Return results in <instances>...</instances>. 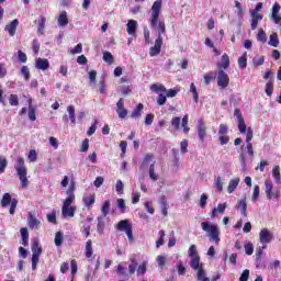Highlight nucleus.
<instances>
[{"instance_id": "f257e3e1", "label": "nucleus", "mask_w": 281, "mask_h": 281, "mask_svg": "<svg viewBox=\"0 0 281 281\" xmlns=\"http://www.w3.org/2000/svg\"><path fill=\"white\" fill-rule=\"evenodd\" d=\"M164 0H156L151 5V15L149 18V25L151 30H156L158 33V38H164L166 34V23L159 20V14H161V5Z\"/></svg>"}, {"instance_id": "f03ea898", "label": "nucleus", "mask_w": 281, "mask_h": 281, "mask_svg": "<svg viewBox=\"0 0 281 281\" xmlns=\"http://www.w3.org/2000/svg\"><path fill=\"white\" fill-rule=\"evenodd\" d=\"M15 172L21 181L22 188H27L30 181L27 180V167H25V160H23V157L19 156L15 159Z\"/></svg>"}, {"instance_id": "7ed1b4c3", "label": "nucleus", "mask_w": 281, "mask_h": 281, "mask_svg": "<svg viewBox=\"0 0 281 281\" xmlns=\"http://www.w3.org/2000/svg\"><path fill=\"white\" fill-rule=\"evenodd\" d=\"M201 227H202L203 232L207 233L209 239L213 240V243H215V245H218V243H221V238H218V236H221V229H218V224H212L210 222H202Z\"/></svg>"}, {"instance_id": "20e7f679", "label": "nucleus", "mask_w": 281, "mask_h": 281, "mask_svg": "<svg viewBox=\"0 0 281 281\" xmlns=\"http://www.w3.org/2000/svg\"><path fill=\"white\" fill-rule=\"evenodd\" d=\"M116 229L119 232H125L130 243H133V240H134V238H133V225H131V223H128V220H121L116 224Z\"/></svg>"}, {"instance_id": "39448f33", "label": "nucleus", "mask_w": 281, "mask_h": 281, "mask_svg": "<svg viewBox=\"0 0 281 281\" xmlns=\"http://www.w3.org/2000/svg\"><path fill=\"white\" fill-rule=\"evenodd\" d=\"M259 240L262 243V249H267V245L273 240V234L269 228H262L259 233Z\"/></svg>"}, {"instance_id": "423d86ee", "label": "nucleus", "mask_w": 281, "mask_h": 281, "mask_svg": "<svg viewBox=\"0 0 281 281\" xmlns=\"http://www.w3.org/2000/svg\"><path fill=\"white\" fill-rule=\"evenodd\" d=\"M217 87L220 89H227L229 87V75L222 69L217 72Z\"/></svg>"}, {"instance_id": "0eeeda50", "label": "nucleus", "mask_w": 281, "mask_h": 281, "mask_svg": "<svg viewBox=\"0 0 281 281\" xmlns=\"http://www.w3.org/2000/svg\"><path fill=\"white\" fill-rule=\"evenodd\" d=\"M75 190H76V182H71L69 188L66 191L67 199L64 201L63 207L71 206V203L76 201V194H74Z\"/></svg>"}, {"instance_id": "6e6552de", "label": "nucleus", "mask_w": 281, "mask_h": 281, "mask_svg": "<svg viewBox=\"0 0 281 281\" xmlns=\"http://www.w3.org/2000/svg\"><path fill=\"white\" fill-rule=\"evenodd\" d=\"M280 3L276 2L271 10V21L276 23V25H281V15H280Z\"/></svg>"}, {"instance_id": "1a4fd4ad", "label": "nucleus", "mask_w": 281, "mask_h": 281, "mask_svg": "<svg viewBox=\"0 0 281 281\" xmlns=\"http://www.w3.org/2000/svg\"><path fill=\"white\" fill-rule=\"evenodd\" d=\"M198 136L200 142H205V137L207 136V127L205 126V122L203 120L198 121Z\"/></svg>"}, {"instance_id": "9d476101", "label": "nucleus", "mask_w": 281, "mask_h": 281, "mask_svg": "<svg viewBox=\"0 0 281 281\" xmlns=\"http://www.w3.org/2000/svg\"><path fill=\"white\" fill-rule=\"evenodd\" d=\"M161 45H164V37H157L155 45L149 49V56H159L161 54Z\"/></svg>"}, {"instance_id": "9b49d317", "label": "nucleus", "mask_w": 281, "mask_h": 281, "mask_svg": "<svg viewBox=\"0 0 281 281\" xmlns=\"http://www.w3.org/2000/svg\"><path fill=\"white\" fill-rule=\"evenodd\" d=\"M265 187H266L267 199H278V196H280L278 192H273V182L271 180L269 179L266 180Z\"/></svg>"}, {"instance_id": "f8f14e48", "label": "nucleus", "mask_w": 281, "mask_h": 281, "mask_svg": "<svg viewBox=\"0 0 281 281\" xmlns=\"http://www.w3.org/2000/svg\"><path fill=\"white\" fill-rule=\"evenodd\" d=\"M190 267L193 271H201V269H205L203 268V263H201V257L199 255L191 257Z\"/></svg>"}, {"instance_id": "ddd939ff", "label": "nucleus", "mask_w": 281, "mask_h": 281, "mask_svg": "<svg viewBox=\"0 0 281 281\" xmlns=\"http://www.w3.org/2000/svg\"><path fill=\"white\" fill-rule=\"evenodd\" d=\"M61 215L64 218H74L76 216V206H63Z\"/></svg>"}, {"instance_id": "4468645a", "label": "nucleus", "mask_w": 281, "mask_h": 281, "mask_svg": "<svg viewBox=\"0 0 281 281\" xmlns=\"http://www.w3.org/2000/svg\"><path fill=\"white\" fill-rule=\"evenodd\" d=\"M16 27H19V20L14 19L10 24H7L4 30L8 32L9 36H14L16 34Z\"/></svg>"}, {"instance_id": "2eb2a0df", "label": "nucleus", "mask_w": 281, "mask_h": 281, "mask_svg": "<svg viewBox=\"0 0 281 281\" xmlns=\"http://www.w3.org/2000/svg\"><path fill=\"white\" fill-rule=\"evenodd\" d=\"M235 207L236 210H240L241 215L247 218V196H244L241 200H239Z\"/></svg>"}, {"instance_id": "dca6fc26", "label": "nucleus", "mask_w": 281, "mask_h": 281, "mask_svg": "<svg viewBox=\"0 0 281 281\" xmlns=\"http://www.w3.org/2000/svg\"><path fill=\"white\" fill-rule=\"evenodd\" d=\"M59 27H67L69 25V16H67V11H63L57 18Z\"/></svg>"}, {"instance_id": "f3484780", "label": "nucleus", "mask_w": 281, "mask_h": 281, "mask_svg": "<svg viewBox=\"0 0 281 281\" xmlns=\"http://www.w3.org/2000/svg\"><path fill=\"white\" fill-rule=\"evenodd\" d=\"M36 69H41L42 71H46V69H49V60L44 58H37L35 61Z\"/></svg>"}, {"instance_id": "a211bd4d", "label": "nucleus", "mask_w": 281, "mask_h": 281, "mask_svg": "<svg viewBox=\"0 0 281 281\" xmlns=\"http://www.w3.org/2000/svg\"><path fill=\"white\" fill-rule=\"evenodd\" d=\"M27 223L31 229H38V227H41V221L32 215V213L29 214Z\"/></svg>"}, {"instance_id": "6ab92c4d", "label": "nucleus", "mask_w": 281, "mask_h": 281, "mask_svg": "<svg viewBox=\"0 0 281 281\" xmlns=\"http://www.w3.org/2000/svg\"><path fill=\"white\" fill-rule=\"evenodd\" d=\"M238 183H240V178H235L229 180L228 187H227L228 194L234 193V191L238 188Z\"/></svg>"}, {"instance_id": "aec40b11", "label": "nucleus", "mask_w": 281, "mask_h": 281, "mask_svg": "<svg viewBox=\"0 0 281 281\" xmlns=\"http://www.w3.org/2000/svg\"><path fill=\"white\" fill-rule=\"evenodd\" d=\"M218 69H228L229 68V55L224 54L222 56L221 63L217 64Z\"/></svg>"}, {"instance_id": "412c9836", "label": "nucleus", "mask_w": 281, "mask_h": 281, "mask_svg": "<svg viewBox=\"0 0 281 281\" xmlns=\"http://www.w3.org/2000/svg\"><path fill=\"white\" fill-rule=\"evenodd\" d=\"M227 209V203H223V204H218L216 209L212 210L211 216L212 218L216 217V214H223V212H225V210Z\"/></svg>"}, {"instance_id": "4be33fe9", "label": "nucleus", "mask_w": 281, "mask_h": 281, "mask_svg": "<svg viewBox=\"0 0 281 281\" xmlns=\"http://www.w3.org/2000/svg\"><path fill=\"white\" fill-rule=\"evenodd\" d=\"M136 30H137V21L130 20L127 22V29H126L127 34H130V35L135 34Z\"/></svg>"}, {"instance_id": "5701e85b", "label": "nucleus", "mask_w": 281, "mask_h": 281, "mask_svg": "<svg viewBox=\"0 0 281 281\" xmlns=\"http://www.w3.org/2000/svg\"><path fill=\"white\" fill-rule=\"evenodd\" d=\"M251 14V24L250 27L251 30H256V27H258V22L262 21V15L260 14H255V13H250Z\"/></svg>"}, {"instance_id": "b1692460", "label": "nucleus", "mask_w": 281, "mask_h": 281, "mask_svg": "<svg viewBox=\"0 0 281 281\" xmlns=\"http://www.w3.org/2000/svg\"><path fill=\"white\" fill-rule=\"evenodd\" d=\"M155 164H156V161L154 160L149 166V179H151V181L159 180V175H157V172H155Z\"/></svg>"}, {"instance_id": "393cba45", "label": "nucleus", "mask_w": 281, "mask_h": 281, "mask_svg": "<svg viewBox=\"0 0 281 281\" xmlns=\"http://www.w3.org/2000/svg\"><path fill=\"white\" fill-rule=\"evenodd\" d=\"M142 111H144V104L139 103L136 109L132 112L131 117L133 120H137V117H142Z\"/></svg>"}, {"instance_id": "a878e982", "label": "nucleus", "mask_w": 281, "mask_h": 281, "mask_svg": "<svg viewBox=\"0 0 281 281\" xmlns=\"http://www.w3.org/2000/svg\"><path fill=\"white\" fill-rule=\"evenodd\" d=\"M268 45H270L271 47H278L280 45V38H278V33H272L270 35Z\"/></svg>"}, {"instance_id": "bb28decb", "label": "nucleus", "mask_w": 281, "mask_h": 281, "mask_svg": "<svg viewBox=\"0 0 281 281\" xmlns=\"http://www.w3.org/2000/svg\"><path fill=\"white\" fill-rule=\"evenodd\" d=\"M93 203H95V194L86 195L83 198V205L86 207H91V205H93Z\"/></svg>"}, {"instance_id": "cd10ccee", "label": "nucleus", "mask_w": 281, "mask_h": 281, "mask_svg": "<svg viewBox=\"0 0 281 281\" xmlns=\"http://www.w3.org/2000/svg\"><path fill=\"white\" fill-rule=\"evenodd\" d=\"M103 61L108 65H113V63H115V58L113 57V54H111V52L105 50L103 52Z\"/></svg>"}, {"instance_id": "c85d7f7f", "label": "nucleus", "mask_w": 281, "mask_h": 281, "mask_svg": "<svg viewBox=\"0 0 281 281\" xmlns=\"http://www.w3.org/2000/svg\"><path fill=\"white\" fill-rule=\"evenodd\" d=\"M111 211V202L106 200L103 202V205L101 207V216L106 217L109 215V212Z\"/></svg>"}, {"instance_id": "c756f323", "label": "nucleus", "mask_w": 281, "mask_h": 281, "mask_svg": "<svg viewBox=\"0 0 281 281\" xmlns=\"http://www.w3.org/2000/svg\"><path fill=\"white\" fill-rule=\"evenodd\" d=\"M130 265H128V274L133 276L135 271H137V260L135 258H130Z\"/></svg>"}, {"instance_id": "7c9ffc66", "label": "nucleus", "mask_w": 281, "mask_h": 281, "mask_svg": "<svg viewBox=\"0 0 281 281\" xmlns=\"http://www.w3.org/2000/svg\"><path fill=\"white\" fill-rule=\"evenodd\" d=\"M29 120L36 122V110L32 106V100L29 101Z\"/></svg>"}, {"instance_id": "2f4dec72", "label": "nucleus", "mask_w": 281, "mask_h": 281, "mask_svg": "<svg viewBox=\"0 0 281 281\" xmlns=\"http://www.w3.org/2000/svg\"><path fill=\"white\" fill-rule=\"evenodd\" d=\"M272 177L277 181V183L280 186L281 183L280 166H274V168L272 169Z\"/></svg>"}, {"instance_id": "473e14b6", "label": "nucleus", "mask_w": 281, "mask_h": 281, "mask_svg": "<svg viewBox=\"0 0 281 281\" xmlns=\"http://www.w3.org/2000/svg\"><path fill=\"white\" fill-rule=\"evenodd\" d=\"M148 269V263L144 261L136 268V276H144Z\"/></svg>"}, {"instance_id": "72a5a7b5", "label": "nucleus", "mask_w": 281, "mask_h": 281, "mask_svg": "<svg viewBox=\"0 0 281 281\" xmlns=\"http://www.w3.org/2000/svg\"><path fill=\"white\" fill-rule=\"evenodd\" d=\"M45 23H47V19H45V16H41L37 27L38 34H45Z\"/></svg>"}, {"instance_id": "f704fd0d", "label": "nucleus", "mask_w": 281, "mask_h": 281, "mask_svg": "<svg viewBox=\"0 0 281 281\" xmlns=\"http://www.w3.org/2000/svg\"><path fill=\"white\" fill-rule=\"evenodd\" d=\"M12 195H10V193H4L2 200H1V206L2 207H8V205H10V203H12Z\"/></svg>"}, {"instance_id": "c9c22d12", "label": "nucleus", "mask_w": 281, "mask_h": 281, "mask_svg": "<svg viewBox=\"0 0 281 281\" xmlns=\"http://www.w3.org/2000/svg\"><path fill=\"white\" fill-rule=\"evenodd\" d=\"M67 112L69 114V120L71 121V124H76V108H74V105H69L67 108Z\"/></svg>"}, {"instance_id": "e433bc0d", "label": "nucleus", "mask_w": 281, "mask_h": 281, "mask_svg": "<svg viewBox=\"0 0 281 281\" xmlns=\"http://www.w3.org/2000/svg\"><path fill=\"white\" fill-rule=\"evenodd\" d=\"M31 249H32V252L36 254L37 256H41V254H43V248L38 246V240L36 239L33 240Z\"/></svg>"}, {"instance_id": "4c0bfd02", "label": "nucleus", "mask_w": 281, "mask_h": 281, "mask_svg": "<svg viewBox=\"0 0 281 281\" xmlns=\"http://www.w3.org/2000/svg\"><path fill=\"white\" fill-rule=\"evenodd\" d=\"M104 216L98 217L97 232L99 234H102L104 232Z\"/></svg>"}, {"instance_id": "58836bf2", "label": "nucleus", "mask_w": 281, "mask_h": 281, "mask_svg": "<svg viewBox=\"0 0 281 281\" xmlns=\"http://www.w3.org/2000/svg\"><path fill=\"white\" fill-rule=\"evenodd\" d=\"M238 122V131L241 133V135H245L247 133V125L245 124V119L239 117Z\"/></svg>"}, {"instance_id": "ea45409f", "label": "nucleus", "mask_w": 281, "mask_h": 281, "mask_svg": "<svg viewBox=\"0 0 281 281\" xmlns=\"http://www.w3.org/2000/svg\"><path fill=\"white\" fill-rule=\"evenodd\" d=\"M92 241L89 239L86 243V257L91 258L93 256V247L91 246Z\"/></svg>"}, {"instance_id": "a19ab883", "label": "nucleus", "mask_w": 281, "mask_h": 281, "mask_svg": "<svg viewBox=\"0 0 281 281\" xmlns=\"http://www.w3.org/2000/svg\"><path fill=\"white\" fill-rule=\"evenodd\" d=\"M151 91H155L156 93H159V91L166 92V87L161 83H154L150 86Z\"/></svg>"}, {"instance_id": "79ce46f5", "label": "nucleus", "mask_w": 281, "mask_h": 281, "mask_svg": "<svg viewBox=\"0 0 281 281\" xmlns=\"http://www.w3.org/2000/svg\"><path fill=\"white\" fill-rule=\"evenodd\" d=\"M257 41L259 43H267V34L265 33V30L259 29L257 34Z\"/></svg>"}, {"instance_id": "37998d69", "label": "nucleus", "mask_w": 281, "mask_h": 281, "mask_svg": "<svg viewBox=\"0 0 281 281\" xmlns=\"http://www.w3.org/2000/svg\"><path fill=\"white\" fill-rule=\"evenodd\" d=\"M238 66L240 69L247 68V53H245L241 57L238 58Z\"/></svg>"}, {"instance_id": "c03bdc74", "label": "nucleus", "mask_w": 281, "mask_h": 281, "mask_svg": "<svg viewBox=\"0 0 281 281\" xmlns=\"http://www.w3.org/2000/svg\"><path fill=\"white\" fill-rule=\"evenodd\" d=\"M254 67H261V65H265V56H257L252 59Z\"/></svg>"}, {"instance_id": "a18cd8bd", "label": "nucleus", "mask_w": 281, "mask_h": 281, "mask_svg": "<svg viewBox=\"0 0 281 281\" xmlns=\"http://www.w3.org/2000/svg\"><path fill=\"white\" fill-rule=\"evenodd\" d=\"M9 104L11 106H19V95L16 94H10L9 95Z\"/></svg>"}, {"instance_id": "49530a36", "label": "nucleus", "mask_w": 281, "mask_h": 281, "mask_svg": "<svg viewBox=\"0 0 281 281\" xmlns=\"http://www.w3.org/2000/svg\"><path fill=\"white\" fill-rule=\"evenodd\" d=\"M196 276H198L199 281H210V278L205 277V269H203V268L198 270Z\"/></svg>"}, {"instance_id": "de8ad7c7", "label": "nucleus", "mask_w": 281, "mask_h": 281, "mask_svg": "<svg viewBox=\"0 0 281 281\" xmlns=\"http://www.w3.org/2000/svg\"><path fill=\"white\" fill-rule=\"evenodd\" d=\"M5 168H8V159H5V157H0V175L5 172Z\"/></svg>"}, {"instance_id": "09e8293b", "label": "nucleus", "mask_w": 281, "mask_h": 281, "mask_svg": "<svg viewBox=\"0 0 281 281\" xmlns=\"http://www.w3.org/2000/svg\"><path fill=\"white\" fill-rule=\"evenodd\" d=\"M159 239L156 241V247L159 249L161 245H164V238H166V232L165 231H159Z\"/></svg>"}, {"instance_id": "8fccbe9b", "label": "nucleus", "mask_w": 281, "mask_h": 281, "mask_svg": "<svg viewBox=\"0 0 281 281\" xmlns=\"http://www.w3.org/2000/svg\"><path fill=\"white\" fill-rule=\"evenodd\" d=\"M266 95L268 97L273 95V81H268L266 83Z\"/></svg>"}, {"instance_id": "3c124183", "label": "nucleus", "mask_w": 281, "mask_h": 281, "mask_svg": "<svg viewBox=\"0 0 281 281\" xmlns=\"http://www.w3.org/2000/svg\"><path fill=\"white\" fill-rule=\"evenodd\" d=\"M20 234L22 236L23 245H27V238L30 236L27 233V228L26 227L21 228Z\"/></svg>"}, {"instance_id": "603ef678", "label": "nucleus", "mask_w": 281, "mask_h": 281, "mask_svg": "<svg viewBox=\"0 0 281 281\" xmlns=\"http://www.w3.org/2000/svg\"><path fill=\"white\" fill-rule=\"evenodd\" d=\"M190 91L193 95L194 102H199V92L196 91V86H194V83L190 85Z\"/></svg>"}, {"instance_id": "864d4df0", "label": "nucleus", "mask_w": 281, "mask_h": 281, "mask_svg": "<svg viewBox=\"0 0 281 281\" xmlns=\"http://www.w3.org/2000/svg\"><path fill=\"white\" fill-rule=\"evenodd\" d=\"M217 192H221L223 190V178L221 176H218L216 179H215V183H214Z\"/></svg>"}, {"instance_id": "5fc2aeb1", "label": "nucleus", "mask_w": 281, "mask_h": 281, "mask_svg": "<svg viewBox=\"0 0 281 281\" xmlns=\"http://www.w3.org/2000/svg\"><path fill=\"white\" fill-rule=\"evenodd\" d=\"M116 203L119 210H121L122 214H124L126 212V203L124 202V199H117Z\"/></svg>"}, {"instance_id": "6e6d98bb", "label": "nucleus", "mask_w": 281, "mask_h": 281, "mask_svg": "<svg viewBox=\"0 0 281 281\" xmlns=\"http://www.w3.org/2000/svg\"><path fill=\"white\" fill-rule=\"evenodd\" d=\"M115 190L117 194H124V183L122 182V180L116 181Z\"/></svg>"}, {"instance_id": "4d7b16f0", "label": "nucleus", "mask_w": 281, "mask_h": 281, "mask_svg": "<svg viewBox=\"0 0 281 281\" xmlns=\"http://www.w3.org/2000/svg\"><path fill=\"white\" fill-rule=\"evenodd\" d=\"M251 139H254V130L248 127L246 132V144H251Z\"/></svg>"}, {"instance_id": "13d9d810", "label": "nucleus", "mask_w": 281, "mask_h": 281, "mask_svg": "<svg viewBox=\"0 0 281 281\" xmlns=\"http://www.w3.org/2000/svg\"><path fill=\"white\" fill-rule=\"evenodd\" d=\"M55 245L56 247H60V245H63V233L57 232L55 234Z\"/></svg>"}, {"instance_id": "bf43d9fd", "label": "nucleus", "mask_w": 281, "mask_h": 281, "mask_svg": "<svg viewBox=\"0 0 281 281\" xmlns=\"http://www.w3.org/2000/svg\"><path fill=\"white\" fill-rule=\"evenodd\" d=\"M38 159V154L34 149H31L29 153V160L34 164Z\"/></svg>"}, {"instance_id": "052dcab7", "label": "nucleus", "mask_w": 281, "mask_h": 281, "mask_svg": "<svg viewBox=\"0 0 281 281\" xmlns=\"http://www.w3.org/2000/svg\"><path fill=\"white\" fill-rule=\"evenodd\" d=\"M188 254L189 258H194V256H199V252L196 251V245H191Z\"/></svg>"}, {"instance_id": "680f3d73", "label": "nucleus", "mask_w": 281, "mask_h": 281, "mask_svg": "<svg viewBox=\"0 0 281 281\" xmlns=\"http://www.w3.org/2000/svg\"><path fill=\"white\" fill-rule=\"evenodd\" d=\"M245 252L247 254V256H251V254H254V244L248 243L244 246Z\"/></svg>"}, {"instance_id": "e2e57ef3", "label": "nucleus", "mask_w": 281, "mask_h": 281, "mask_svg": "<svg viewBox=\"0 0 281 281\" xmlns=\"http://www.w3.org/2000/svg\"><path fill=\"white\" fill-rule=\"evenodd\" d=\"M21 74L24 76L25 80H30V68H27V66H22Z\"/></svg>"}, {"instance_id": "0e129e2a", "label": "nucleus", "mask_w": 281, "mask_h": 281, "mask_svg": "<svg viewBox=\"0 0 281 281\" xmlns=\"http://www.w3.org/2000/svg\"><path fill=\"white\" fill-rule=\"evenodd\" d=\"M180 150H181L182 155H186V153H188V139H183L180 143Z\"/></svg>"}, {"instance_id": "69168bd1", "label": "nucleus", "mask_w": 281, "mask_h": 281, "mask_svg": "<svg viewBox=\"0 0 281 281\" xmlns=\"http://www.w3.org/2000/svg\"><path fill=\"white\" fill-rule=\"evenodd\" d=\"M70 54L76 55V54H82V45L79 43L75 48L70 49Z\"/></svg>"}, {"instance_id": "338daca9", "label": "nucleus", "mask_w": 281, "mask_h": 281, "mask_svg": "<svg viewBox=\"0 0 281 281\" xmlns=\"http://www.w3.org/2000/svg\"><path fill=\"white\" fill-rule=\"evenodd\" d=\"M153 161V155L151 154H146L144 159H143V166H148Z\"/></svg>"}, {"instance_id": "774afa93", "label": "nucleus", "mask_w": 281, "mask_h": 281, "mask_svg": "<svg viewBox=\"0 0 281 281\" xmlns=\"http://www.w3.org/2000/svg\"><path fill=\"white\" fill-rule=\"evenodd\" d=\"M249 280V270H244L241 276L239 277V281H247Z\"/></svg>"}]
</instances>
